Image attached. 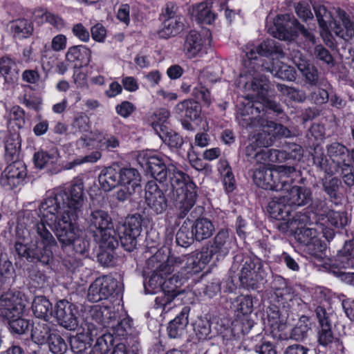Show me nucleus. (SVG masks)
I'll list each match as a JSON object with an SVG mask.
<instances>
[{
    "instance_id": "nucleus-1",
    "label": "nucleus",
    "mask_w": 354,
    "mask_h": 354,
    "mask_svg": "<svg viewBox=\"0 0 354 354\" xmlns=\"http://www.w3.org/2000/svg\"><path fill=\"white\" fill-rule=\"evenodd\" d=\"M84 185L75 180L66 187L48 192L38 209L26 211L25 216L32 224L30 239L24 237L23 242L15 243L19 255L29 261H38L48 264L53 259V250L57 242L48 226L63 245H73L75 252L84 254L88 249V241L84 237L75 220L84 205Z\"/></svg>"
},
{
    "instance_id": "nucleus-2",
    "label": "nucleus",
    "mask_w": 354,
    "mask_h": 354,
    "mask_svg": "<svg viewBox=\"0 0 354 354\" xmlns=\"http://www.w3.org/2000/svg\"><path fill=\"white\" fill-rule=\"evenodd\" d=\"M268 87V81L264 77H260L259 78L255 77L250 84L245 83V88L256 92L257 97L261 100V102L258 100L252 101L250 100V98L248 97L245 99L246 102L242 103L243 107L240 111L242 121L249 122L251 127L258 126L257 121L259 120L260 122L263 120L268 122H272L263 118L266 109H269L277 113L282 111L278 103L266 98Z\"/></svg>"
},
{
    "instance_id": "nucleus-3",
    "label": "nucleus",
    "mask_w": 354,
    "mask_h": 354,
    "mask_svg": "<svg viewBox=\"0 0 354 354\" xmlns=\"http://www.w3.org/2000/svg\"><path fill=\"white\" fill-rule=\"evenodd\" d=\"M239 121L241 125L252 130L249 144L245 148V156L249 160H254L256 158V154L259 152L258 148L269 147L276 137L288 138L291 136L288 129L275 122H268L263 120L260 123L259 120L258 126L251 127L249 122H243L241 118H239Z\"/></svg>"
},
{
    "instance_id": "nucleus-4",
    "label": "nucleus",
    "mask_w": 354,
    "mask_h": 354,
    "mask_svg": "<svg viewBox=\"0 0 354 354\" xmlns=\"http://www.w3.org/2000/svg\"><path fill=\"white\" fill-rule=\"evenodd\" d=\"M313 9L322 29V37L333 32L344 40L354 37V23L344 10L339 8H334V12L332 14L321 3L315 4Z\"/></svg>"
},
{
    "instance_id": "nucleus-5",
    "label": "nucleus",
    "mask_w": 354,
    "mask_h": 354,
    "mask_svg": "<svg viewBox=\"0 0 354 354\" xmlns=\"http://www.w3.org/2000/svg\"><path fill=\"white\" fill-rule=\"evenodd\" d=\"M170 168L174 171L170 176L171 198L179 212L178 216L184 218L196 203V186L187 174L172 165Z\"/></svg>"
},
{
    "instance_id": "nucleus-6",
    "label": "nucleus",
    "mask_w": 354,
    "mask_h": 354,
    "mask_svg": "<svg viewBox=\"0 0 354 354\" xmlns=\"http://www.w3.org/2000/svg\"><path fill=\"white\" fill-rule=\"evenodd\" d=\"M295 171V169L292 166H275L272 169L260 166L254 171L253 180L258 187L264 189L288 190L293 183L292 176Z\"/></svg>"
},
{
    "instance_id": "nucleus-7",
    "label": "nucleus",
    "mask_w": 354,
    "mask_h": 354,
    "mask_svg": "<svg viewBox=\"0 0 354 354\" xmlns=\"http://www.w3.org/2000/svg\"><path fill=\"white\" fill-rule=\"evenodd\" d=\"M314 216L317 217L316 225L321 229L323 236L330 241L333 239L334 230L329 226L344 227L349 222L345 212L335 211L327 207L324 201H315L310 205Z\"/></svg>"
},
{
    "instance_id": "nucleus-8",
    "label": "nucleus",
    "mask_w": 354,
    "mask_h": 354,
    "mask_svg": "<svg viewBox=\"0 0 354 354\" xmlns=\"http://www.w3.org/2000/svg\"><path fill=\"white\" fill-rule=\"evenodd\" d=\"M208 252L203 248L201 252L191 254L169 255L167 258L169 266L167 271L173 270V274H176V277L183 278V283L189 274L198 273L210 262L212 258Z\"/></svg>"
},
{
    "instance_id": "nucleus-9",
    "label": "nucleus",
    "mask_w": 354,
    "mask_h": 354,
    "mask_svg": "<svg viewBox=\"0 0 354 354\" xmlns=\"http://www.w3.org/2000/svg\"><path fill=\"white\" fill-rule=\"evenodd\" d=\"M167 259L165 261L160 251L157 252L147 261L144 269L145 275L148 276L144 281V287L146 293L157 294L165 288V284L173 273V270L167 272Z\"/></svg>"
},
{
    "instance_id": "nucleus-10",
    "label": "nucleus",
    "mask_w": 354,
    "mask_h": 354,
    "mask_svg": "<svg viewBox=\"0 0 354 354\" xmlns=\"http://www.w3.org/2000/svg\"><path fill=\"white\" fill-rule=\"evenodd\" d=\"M89 229L96 233L100 246L115 249L118 242L114 236L112 219L109 213L102 209L91 211L86 218Z\"/></svg>"
},
{
    "instance_id": "nucleus-11",
    "label": "nucleus",
    "mask_w": 354,
    "mask_h": 354,
    "mask_svg": "<svg viewBox=\"0 0 354 354\" xmlns=\"http://www.w3.org/2000/svg\"><path fill=\"white\" fill-rule=\"evenodd\" d=\"M139 164L160 183H170V176L173 173L171 165L177 168L176 164L167 156L151 151H141L138 156Z\"/></svg>"
},
{
    "instance_id": "nucleus-12",
    "label": "nucleus",
    "mask_w": 354,
    "mask_h": 354,
    "mask_svg": "<svg viewBox=\"0 0 354 354\" xmlns=\"http://www.w3.org/2000/svg\"><path fill=\"white\" fill-rule=\"evenodd\" d=\"M268 31L274 37L280 40H292L299 32L306 40L313 44L315 43L314 34L289 15L277 16L274 19L273 26L268 29Z\"/></svg>"
},
{
    "instance_id": "nucleus-13",
    "label": "nucleus",
    "mask_w": 354,
    "mask_h": 354,
    "mask_svg": "<svg viewBox=\"0 0 354 354\" xmlns=\"http://www.w3.org/2000/svg\"><path fill=\"white\" fill-rule=\"evenodd\" d=\"M243 52L245 55L243 60L244 66L253 70L256 66L252 61L257 60L259 56L272 57L273 59H278L284 56L281 49L273 39H266L258 46L250 42L243 48Z\"/></svg>"
},
{
    "instance_id": "nucleus-14",
    "label": "nucleus",
    "mask_w": 354,
    "mask_h": 354,
    "mask_svg": "<svg viewBox=\"0 0 354 354\" xmlns=\"http://www.w3.org/2000/svg\"><path fill=\"white\" fill-rule=\"evenodd\" d=\"M142 216L136 214L128 216L123 223L118 224L117 232L122 246L127 251H133L137 245V238L142 230Z\"/></svg>"
},
{
    "instance_id": "nucleus-15",
    "label": "nucleus",
    "mask_w": 354,
    "mask_h": 354,
    "mask_svg": "<svg viewBox=\"0 0 354 354\" xmlns=\"http://www.w3.org/2000/svg\"><path fill=\"white\" fill-rule=\"evenodd\" d=\"M315 227L298 228L295 231V239L298 242L306 246V252L310 256L317 259L323 257V252L326 249V245L318 236L321 229L315 224Z\"/></svg>"
},
{
    "instance_id": "nucleus-16",
    "label": "nucleus",
    "mask_w": 354,
    "mask_h": 354,
    "mask_svg": "<svg viewBox=\"0 0 354 354\" xmlns=\"http://www.w3.org/2000/svg\"><path fill=\"white\" fill-rule=\"evenodd\" d=\"M264 277L263 265L259 259H244L239 275V281L243 288L255 289Z\"/></svg>"
},
{
    "instance_id": "nucleus-17",
    "label": "nucleus",
    "mask_w": 354,
    "mask_h": 354,
    "mask_svg": "<svg viewBox=\"0 0 354 354\" xmlns=\"http://www.w3.org/2000/svg\"><path fill=\"white\" fill-rule=\"evenodd\" d=\"M26 304L19 292L8 291L0 297V316L6 319L22 315Z\"/></svg>"
},
{
    "instance_id": "nucleus-18",
    "label": "nucleus",
    "mask_w": 354,
    "mask_h": 354,
    "mask_svg": "<svg viewBox=\"0 0 354 354\" xmlns=\"http://www.w3.org/2000/svg\"><path fill=\"white\" fill-rule=\"evenodd\" d=\"M235 244L234 236L232 234H230L228 230L222 229L214 238V241L210 247L205 248V250L209 252L212 259H214V261H218L227 256Z\"/></svg>"
},
{
    "instance_id": "nucleus-19",
    "label": "nucleus",
    "mask_w": 354,
    "mask_h": 354,
    "mask_svg": "<svg viewBox=\"0 0 354 354\" xmlns=\"http://www.w3.org/2000/svg\"><path fill=\"white\" fill-rule=\"evenodd\" d=\"M183 278L176 277V274L169 277L164 289L159 292L156 297L155 306L157 308H161L162 312H168L174 308L173 301L179 294L177 289L183 284Z\"/></svg>"
},
{
    "instance_id": "nucleus-20",
    "label": "nucleus",
    "mask_w": 354,
    "mask_h": 354,
    "mask_svg": "<svg viewBox=\"0 0 354 354\" xmlns=\"http://www.w3.org/2000/svg\"><path fill=\"white\" fill-rule=\"evenodd\" d=\"M78 308L66 300L59 301L55 306L54 317L63 327L75 330L79 324Z\"/></svg>"
},
{
    "instance_id": "nucleus-21",
    "label": "nucleus",
    "mask_w": 354,
    "mask_h": 354,
    "mask_svg": "<svg viewBox=\"0 0 354 354\" xmlns=\"http://www.w3.org/2000/svg\"><path fill=\"white\" fill-rule=\"evenodd\" d=\"M120 189L116 193V198L120 201L127 200L140 186V175L133 168H123L119 169Z\"/></svg>"
},
{
    "instance_id": "nucleus-22",
    "label": "nucleus",
    "mask_w": 354,
    "mask_h": 354,
    "mask_svg": "<svg viewBox=\"0 0 354 354\" xmlns=\"http://www.w3.org/2000/svg\"><path fill=\"white\" fill-rule=\"evenodd\" d=\"M117 281L111 277L97 278L89 286L87 297L90 301L98 302L107 299L115 290Z\"/></svg>"
},
{
    "instance_id": "nucleus-23",
    "label": "nucleus",
    "mask_w": 354,
    "mask_h": 354,
    "mask_svg": "<svg viewBox=\"0 0 354 354\" xmlns=\"http://www.w3.org/2000/svg\"><path fill=\"white\" fill-rule=\"evenodd\" d=\"M211 36L209 30H203L201 33L196 30L190 31L185 41V53L189 58L195 57L201 52L203 46L210 44Z\"/></svg>"
},
{
    "instance_id": "nucleus-24",
    "label": "nucleus",
    "mask_w": 354,
    "mask_h": 354,
    "mask_svg": "<svg viewBox=\"0 0 354 354\" xmlns=\"http://www.w3.org/2000/svg\"><path fill=\"white\" fill-rule=\"evenodd\" d=\"M115 315V313L112 310L111 307L101 306L100 304L94 305L85 312L84 319L88 324V330H92L96 324L102 325L106 327L109 319L110 315Z\"/></svg>"
},
{
    "instance_id": "nucleus-25",
    "label": "nucleus",
    "mask_w": 354,
    "mask_h": 354,
    "mask_svg": "<svg viewBox=\"0 0 354 354\" xmlns=\"http://www.w3.org/2000/svg\"><path fill=\"white\" fill-rule=\"evenodd\" d=\"M145 202L156 214H162L167 209V200L163 192L154 182H149L145 187Z\"/></svg>"
},
{
    "instance_id": "nucleus-26",
    "label": "nucleus",
    "mask_w": 354,
    "mask_h": 354,
    "mask_svg": "<svg viewBox=\"0 0 354 354\" xmlns=\"http://www.w3.org/2000/svg\"><path fill=\"white\" fill-rule=\"evenodd\" d=\"M59 158L57 148L53 147L36 152L34 155V162L37 168L46 169L51 173H56L58 171L57 165Z\"/></svg>"
},
{
    "instance_id": "nucleus-27",
    "label": "nucleus",
    "mask_w": 354,
    "mask_h": 354,
    "mask_svg": "<svg viewBox=\"0 0 354 354\" xmlns=\"http://www.w3.org/2000/svg\"><path fill=\"white\" fill-rule=\"evenodd\" d=\"M267 210L272 218L281 221V223H286L290 216L292 207L287 203V196L283 195L272 197L268 203Z\"/></svg>"
},
{
    "instance_id": "nucleus-28",
    "label": "nucleus",
    "mask_w": 354,
    "mask_h": 354,
    "mask_svg": "<svg viewBox=\"0 0 354 354\" xmlns=\"http://www.w3.org/2000/svg\"><path fill=\"white\" fill-rule=\"evenodd\" d=\"M26 176L25 169L21 162H14L9 165L2 174L1 184L14 188L22 183Z\"/></svg>"
},
{
    "instance_id": "nucleus-29",
    "label": "nucleus",
    "mask_w": 354,
    "mask_h": 354,
    "mask_svg": "<svg viewBox=\"0 0 354 354\" xmlns=\"http://www.w3.org/2000/svg\"><path fill=\"white\" fill-rule=\"evenodd\" d=\"M212 4V0L196 3L189 8V13L198 23L212 24L216 17V14L211 10Z\"/></svg>"
},
{
    "instance_id": "nucleus-30",
    "label": "nucleus",
    "mask_w": 354,
    "mask_h": 354,
    "mask_svg": "<svg viewBox=\"0 0 354 354\" xmlns=\"http://www.w3.org/2000/svg\"><path fill=\"white\" fill-rule=\"evenodd\" d=\"M292 185V184L291 185ZM286 192L287 203L290 206H304L312 200V192L309 188L301 186H290Z\"/></svg>"
},
{
    "instance_id": "nucleus-31",
    "label": "nucleus",
    "mask_w": 354,
    "mask_h": 354,
    "mask_svg": "<svg viewBox=\"0 0 354 354\" xmlns=\"http://www.w3.org/2000/svg\"><path fill=\"white\" fill-rule=\"evenodd\" d=\"M189 311V307H183L179 315L169 322L167 330L170 337L176 338L185 333L189 322L188 316Z\"/></svg>"
},
{
    "instance_id": "nucleus-32",
    "label": "nucleus",
    "mask_w": 354,
    "mask_h": 354,
    "mask_svg": "<svg viewBox=\"0 0 354 354\" xmlns=\"http://www.w3.org/2000/svg\"><path fill=\"white\" fill-rule=\"evenodd\" d=\"M183 18L163 19L161 26L158 31V35L162 39H169L178 35L183 30Z\"/></svg>"
},
{
    "instance_id": "nucleus-33",
    "label": "nucleus",
    "mask_w": 354,
    "mask_h": 354,
    "mask_svg": "<svg viewBox=\"0 0 354 354\" xmlns=\"http://www.w3.org/2000/svg\"><path fill=\"white\" fill-rule=\"evenodd\" d=\"M119 169L113 167H107L103 169L98 176V181L101 188L109 192L119 185Z\"/></svg>"
},
{
    "instance_id": "nucleus-34",
    "label": "nucleus",
    "mask_w": 354,
    "mask_h": 354,
    "mask_svg": "<svg viewBox=\"0 0 354 354\" xmlns=\"http://www.w3.org/2000/svg\"><path fill=\"white\" fill-rule=\"evenodd\" d=\"M91 56V50L84 45L73 46L67 50L65 55L66 62L69 64H74L75 66H77L78 62H90Z\"/></svg>"
},
{
    "instance_id": "nucleus-35",
    "label": "nucleus",
    "mask_w": 354,
    "mask_h": 354,
    "mask_svg": "<svg viewBox=\"0 0 354 354\" xmlns=\"http://www.w3.org/2000/svg\"><path fill=\"white\" fill-rule=\"evenodd\" d=\"M106 328L109 329V332L113 336H118L120 337H125L130 331L131 327V320L129 317H124L122 319H117V314L110 315Z\"/></svg>"
},
{
    "instance_id": "nucleus-36",
    "label": "nucleus",
    "mask_w": 354,
    "mask_h": 354,
    "mask_svg": "<svg viewBox=\"0 0 354 354\" xmlns=\"http://www.w3.org/2000/svg\"><path fill=\"white\" fill-rule=\"evenodd\" d=\"M52 304L44 296L35 297L32 304L34 315L43 321H48L53 316Z\"/></svg>"
},
{
    "instance_id": "nucleus-37",
    "label": "nucleus",
    "mask_w": 354,
    "mask_h": 354,
    "mask_svg": "<svg viewBox=\"0 0 354 354\" xmlns=\"http://www.w3.org/2000/svg\"><path fill=\"white\" fill-rule=\"evenodd\" d=\"M294 63L307 82L311 85H316L317 84L319 75L317 68L314 66L301 56L295 57L294 58Z\"/></svg>"
},
{
    "instance_id": "nucleus-38",
    "label": "nucleus",
    "mask_w": 354,
    "mask_h": 354,
    "mask_svg": "<svg viewBox=\"0 0 354 354\" xmlns=\"http://www.w3.org/2000/svg\"><path fill=\"white\" fill-rule=\"evenodd\" d=\"M207 72H203L198 77V81L192 89L193 95L198 100H202L204 104L209 106L211 103V95L207 88V84L213 82L212 79H207Z\"/></svg>"
},
{
    "instance_id": "nucleus-39",
    "label": "nucleus",
    "mask_w": 354,
    "mask_h": 354,
    "mask_svg": "<svg viewBox=\"0 0 354 354\" xmlns=\"http://www.w3.org/2000/svg\"><path fill=\"white\" fill-rule=\"evenodd\" d=\"M192 228L194 232V237L198 241L209 238L214 232V225L206 218L196 219Z\"/></svg>"
},
{
    "instance_id": "nucleus-40",
    "label": "nucleus",
    "mask_w": 354,
    "mask_h": 354,
    "mask_svg": "<svg viewBox=\"0 0 354 354\" xmlns=\"http://www.w3.org/2000/svg\"><path fill=\"white\" fill-rule=\"evenodd\" d=\"M273 297L277 307L286 310L294 308L295 306L299 305L301 301L293 288L285 290L284 292H281V295H274Z\"/></svg>"
},
{
    "instance_id": "nucleus-41",
    "label": "nucleus",
    "mask_w": 354,
    "mask_h": 354,
    "mask_svg": "<svg viewBox=\"0 0 354 354\" xmlns=\"http://www.w3.org/2000/svg\"><path fill=\"white\" fill-rule=\"evenodd\" d=\"M312 219L310 212L306 211L304 212H298L294 216L290 214L288 221L286 223H280L278 227L281 230H294L296 228H299V226L303 225L312 224Z\"/></svg>"
},
{
    "instance_id": "nucleus-42",
    "label": "nucleus",
    "mask_w": 354,
    "mask_h": 354,
    "mask_svg": "<svg viewBox=\"0 0 354 354\" xmlns=\"http://www.w3.org/2000/svg\"><path fill=\"white\" fill-rule=\"evenodd\" d=\"M335 264L342 268L354 267V240L345 243L342 250L337 254Z\"/></svg>"
},
{
    "instance_id": "nucleus-43",
    "label": "nucleus",
    "mask_w": 354,
    "mask_h": 354,
    "mask_svg": "<svg viewBox=\"0 0 354 354\" xmlns=\"http://www.w3.org/2000/svg\"><path fill=\"white\" fill-rule=\"evenodd\" d=\"M10 29L14 37L19 39L29 37L33 31L31 22L25 19H18L10 22Z\"/></svg>"
},
{
    "instance_id": "nucleus-44",
    "label": "nucleus",
    "mask_w": 354,
    "mask_h": 354,
    "mask_svg": "<svg viewBox=\"0 0 354 354\" xmlns=\"http://www.w3.org/2000/svg\"><path fill=\"white\" fill-rule=\"evenodd\" d=\"M176 111L181 113V116L194 120L200 116L201 106L194 100H185L176 105Z\"/></svg>"
},
{
    "instance_id": "nucleus-45",
    "label": "nucleus",
    "mask_w": 354,
    "mask_h": 354,
    "mask_svg": "<svg viewBox=\"0 0 354 354\" xmlns=\"http://www.w3.org/2000/svg\"><path fill=\"white\" fill-rule=\"evenodd\" d=\"M50 328L46 321L37 322L33 324L31 337L32 340L37 344H44L50 339Z\"/></svg>"
},
{
    "instance_id": "nucleus-46",
    "label": "nucleus",
    "mask_w": 354,
    "mask_h": 354,
    "mask_svg": "<svg viewBox=\"0 0 354 354\" xmlns=\"http://www.w3.org/2000/svg\"><path fill=\"white\" fill-rule=\"evenodd\" d=\"M327 151L333 162L331 164L335 165L336 169L344 163L345 158L348 156V149L338 142H334L328 146Z\"/></svg>"
},
{
    "instance_id": "nucleus-47",
    "label": "nucleus",
    "mask_w": 354,
    "mask_h": 354,
    "mask_svg": "<svg viewBox=\"0 0 354 354\" xmlns=\"http://www.w3.org/2000/svg\"><path fill=\"white\" fill-rule=\"evenodd\" d=\"M268 69L274 76L281 80L292 81L295 78L294 68L279 61H277L271 68H268Z\"/></svg>"
},
{
    "instance_id": "nucleus-48",
    "label": "nucleus",
    "mask_w": 354,
    "mask_h": 354,
    "mask_svg": "<svg viewBox=\"0 0 354 354\" xmlns=\"http://www.w3.org/2000/svg\"><path fill=\"white\" fill-rule=\"evenodd\" d=\"M93 331L79 333L71 338V348L75 353H79L84 351L93 340Z\"/></svg>"
},
{
    "instance_id": "nucleus-49",
    "label": "nucleus",
    "mask_w": 354,
    "mask_h": 354,
    "mask_svg": "<svg viewBox=\"0 0 354 354\" xmlns=\"http://www.w3.org/2000/svg\"><path fill=\"white\" fill-rule=\"evenodd\" d=\"M310 329V322L308 317L301 316L295 326L292 329L290 337L296 341L304 340Z\"/></svg>"
},
{
    "instance_id": "nucleus-50",
    "label": "nucleus",
    "mask_w": 354,
    "mask_h": 354,
    "mask_svg": "<svg viewBox=\"0 0 354 354\" xmlns=\"http://www.w3.org/2000/svg\"><path fill=\"white\" fill-rule=\"evenodd\" d=\"M114 339L111 333L102 335L92 347L90 354H106L113 346Z\"/></svg>"
},
{
    "instance_id": "nucleus-51",
    "label": "nucleus",
    "mask_w": 354,
    "mask_h": 354,
    "mask_svg": "<svg viewBox=\"0 0 354 354\" xmlns=\"http://www.w3.org/2000/svg\"><path fill=\"white\" fill-rule=\"evenodd\" d=\"M160 128V131L158 132L161 140L171 148H179L183 144V138L180 135L171 129H169L167 126Z\"/></svg>"
},
{
    "instance_id": "nucleus-52",
    "label": "nucleus",
    "mask_w": 354,
    "mask_h": 354,
    "mask_svg": "<svg viewBox=\"0 0 354 354\" xmlns=\"http://www.w3.org/2000/svg\"><path fill=\"white\" fill-rule=\"evenodd\" d=\"M234 310L243 315H249L253 310V299L250 295H240L235 298L232 303Z\"/></svg>"
},
{
    "instance_id": "nucleus-53",
    "label": "nucleus",
    "mask_w": 354,
    "mask_h": 354,
    "mask_svg": "<svg viewBox=\"0 0 354 354\" xmlns=\"http://www.w3.org/2000/svg\"><path fill=\"white\" fill-rule=\"evenodd\" d=\"M102 158V153L100 151H94L91 153L84 156H80L72 161L68 162L65 168L66 169H72L77 166H80L84 163H95Z\"/></svg>"
},
{
    "instance_id": "nucleus-54",
    "label": "nucleus",
    "mask_w": 354,
    "mask_h": 354,
    "mask_svg": "<svg viewBox=\"0 0 354 354\" xmlns=\"http://www.w3.org/2000/svg\"><path fill=\"white\" fill-rule=\"evenodd\" d=\"M194 232L187 225H183L176 233V243L182 247L189 246L194 241Z\"/></svg>"
},
{
    "instance_id": "nucleus-55",
    "label": "nucleus",
    "mask_w": 354,
    "mask_h": 354,
    "mask_svg": "<svg viewBox=\"0 0 354 354\" xmlns=\"http://www.w3.org/2000/svg\"><path fill=\"white\" fill-rule=\"evenodd\" d=\"M341 185V181L337 178L325 177L322 180V185L325 192L331 198H337V191Z\"/></svg>"
},
{
    "instance_id": "nucleus-56",
    "label": "nucleus",
    "mask_w": 354,
    "mask_h": 354,
    "mask_svg": "<svg viewBox=\"0 0 354 354\" xmlns=\"http://www.w3.org/2000/svg\"><path fill=\"white\" fill-rule=\"evenodd\" d=\"M48 346L53 354H64L67 350V344L65 341L55 333L50 336Z\"/></svg>"
},
{
    "instance_id": "nucleus-57",
    "label": "nucleus",
    "mask_w": 354,
    "mask_h": 354,
    "mask_svg": "<svg viewBox=\"0 0 354 354\" xmlns=\"http://www.w3.org/2000/svg\"><path fill=\"white\" fill-rule=\"evenodd\" d=\"M278 88L283 95L292 101L302 102L306 99V94L302 91L281 84L278 85Z\"/></svg>"
},
{
    "instance_id": "nucleus-58",
    "label": "nucleus",
    "mask_w": 354,
    "mask_h": 354,
    "mask_svg": "<svg viewBox=\"0 0 354 354\" xmlns=\"http://www.w3.org/2000/svg\"><path fill=\"white\" fill-rule=\"evenodd\" d=\"M169 117V112L165 109L157 110L152 116V125L155 131L158 133L160 131V128L166 126L165 123ZM165 129V128H163Z\"/></svg>"
},
{
    "instance_id": "nucleus-59",
    "label": "nucleus",
    "mask_w": 354,
    "mask_h": 354,
    "mask_svg": "<svg viewBox=\"0 0 354 354\" xmlns=\"http://www.w3.org/2000/svg\"><path fill=\"white\" fill-rule=\"evenodd\" d=\"M16 64L9 57L4 56L0 59V73L7 80L8 75H13L15 73Z\"/></svg>"
},
{
    "instance_id": "nucleus-60",
    "label": "nucleus",
    "mask_w": 354,
    "mask_h": 354,
    "mask_svg": "<svg viewBox=\"0 0 354 354\" xmlns=\"http://www.w3.org/2000/svg\"><path fill=\"white\" fill-rule=\"evenodd\" d=\"M295 11L297 16L304 21L313 18L310 3L307 1H301L297 3L295 6Z\"/></svg>"
},
{
    "instance_id": "nucleus-61",
    "label": "nucleus",
    "mask_w": 354,
    "mask_h": 354,
    "mask_svg": "<svg viewBox=\"0 0 354 354\" xmlns=\"http://www.w3.org/2000/svg\"><path fill=\"white\" fill-rule=\"evenodd\" d=\"M21 317L7 319L12 330L18 334L24 333L30 325L27 319H21Z\"/></svg>"
},
{
    "instance_id": "nucleus-62",
    "label": "nucleus",
    "mask_w": 354,
    "mask_h": 354,
    "mask_svg": "<svg viewBox=\"0 0 354 354\" xmlns=\"http://www.w3.org/2000/svg\"><path fill=\"white\" fill-rule=\"evenodd\" d=\"M334 339L330 324L321 326L318 334V342L320 345L326 346L333 343Z\"/></svg>"
},
{
    "instance_id": "nucleus-63",
    "label": "nucleus",
    "mask_w": 354,
    "mask_h": 354,
    "mask_svg": "<svg viewBox=\"0 0 354 354\" xmlns=\"http://www.w3.org/2000/svg\"><path fill=\"white\" fill-rule=\"evenodd\" d=\"M44 20L50 24L57 30H62L65 26L64 20L57 15L45 12L41 15Z\"/></svg>"
},
{
    "instance_id": "nucleus-64",
    "label": "nucleus",
    "mask_w": 354,
    "mask_h": 354,
    "mask_svg": "<svg viewBox=\"0 0 354 354\" xmlns=\"http://www.w3.org/2000/svg\"><path fill=\"white\" fill-rule=\"evenodd\" d=\"M72 32L82 42H88L90 40V32L88 29L81 23L73 25Z\"/></svg>"
}]
</instances>
